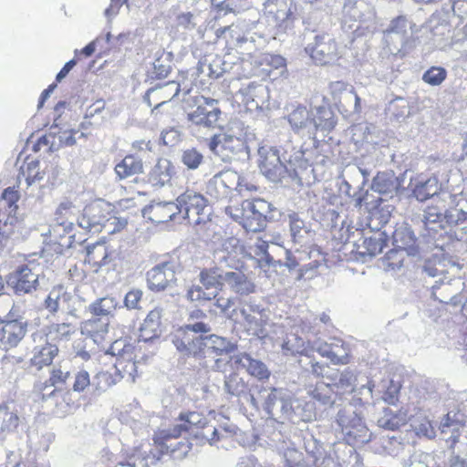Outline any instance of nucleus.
Segmentation results:
<instances>
[{"label": "nucleus", "instance_id": "8fccbe9b", "mask_svg": "<svg viewBox=\"0 0 467 467\" xmlns=\"http://www.w3.org/2000/svg\"><path fill=\"white\" fill-rule=\"evenodd\" d=\"M202 161V155L195 149H190L183 152L182 162L189 169H196Z\"/></svg>", "mask_w": 467, "mask_h": 467}, {"label": "nucleus", "instance_id": "13d9d810", "mask_svg": "<svg viewBox=\"0 0 467 467\" xmlns=\"http://www.w3.org/2000/svg\"><path fill=\"white\" fill-rule=\"evenodd\" d=\"M268 13L270 15H273L275 21H284L288 16V12L285 8V4H283L281 8H279L276 4L275 5V6L270 5Z\"/></svg>", "mask_w": 467, "mask_h": 467}, {"label": "nucleus", "instance_id": "2eb2a0df", "mask_svg": "<svg viewBox=\"0 0 467 467\" xmlns=\"http://www.w3.org/2000/svg\"><path fill=\"white\" fill-rule=\"evenodd\" d=\"M467 417L460 409L448 411L441 420L439 430L441 434L448 435L445 439L451 450H454L466 426Z\"/></svg>", "mask_w": 467, "mask_h": 467}, {"label": "nucleus", "instance_id": "ddd939ff", "mask_svg": "<svg viewBox=\"0 0 467 467\" xmlns=\"http://www.w3.org/2000/svg\"><path fill=\"white\" fill-rule=\"evenodd\" d=\"M182 267L180 264L165 262L154 266L147 274L149 288L153 292L171 290L177 286V275Z\"/></svg>", "mask_w": 467, "mask_h": 467}, {"label": "nucleus", "instance_id": "f03ea898", "mask_svg": "<svg viewBox=\"0 0 467 467\" xmlns=\"http://www.w3.org/2000/svg\"><path fill=\"white\" fill-rule=\"evenodd\" d=\"M79 227L92 234H113L120 231L127 225V220L120 219L113 213L110 203L98 200L85 206L81 215L78 218Z\"/></svg>", "mask_w": 467, "mask_h": 467}, {"label": "nucleus", "instance_id": "0eeeda50", "mask_svg": "<svg viewBox=\"0 0 467 467\" xmlns=\"http://www.w3.org/2000/svg\"><path fill=\"white\" fill-rule=\"evenodd\" d=\"M176 206L179 210V218L187 219L190 223L200 224L205 223L208 213V201L200 192L187 189L176 199Z\"/></svg>", "mask_w": 467, "mask_h": 467}, {"label": "nucleus", "instance_id": "774afa93", "mask_svg": "<svg viewBox=\"0 0 467 467\" xmlns=\"http://www.w3.org/2000/svg\"><path fill=\"white\" fill-rule=\"evenodd\" d=\"M462 150L464 154L467 156V131L462 134Z\"/></svg>", "mask_w": 467, "mask_h": 467}, {"label": "nucleus", "instance_id": "5fc2aeb1", "mask_svg": "<svg viewBox=\"0 0 467 467\" xmlns=\"http://www.w3.org/2000/svg\"><path fill=\"white\" fill-rule=\"evenodd\" d=\"M187 298L190 301H204L211 299V297L206 296L205 292L200 285H192L187 291Z\"/></svg>", "mask_w": 467, "mask_h": 467}, {"label": "nucleus", "instance_id": "e433bc0d", "mask_svg": "<svg viewBox=\"0 0 467 467\" xmlns=\"http://www.w3.org/2000/svg\"><path fill=\"white\" fill-rule=\"evenodd\" d=\"M258 166L264 175L272 178L276 176L280 170L281 161L276 153L271 152L260 156Z\"/></svg>", "mask_w": 467, "mask_h": 467}, {"label": "nucleus", "instance_id": "20e7f679", "mask_svg": "<svg viewBox=\"0 0 467 467\" xmlns=\"http://www.w3.org/2000/svg\"><path fill=\"white\" fill-rule=\"evenodd\" d=\"M115 258V251L105 241L101 240L88 244L85 249L82 265H75L69 269V275L77 280L85 279L89 274L99 273L102 267L109 265Z\"/></svg>", "mask_w": 467, "mask_h": 467}, {"label": "nucleus", "instance_id": "5701e85b", "mask_svg": "<svg viewBox=\"0 0 467 467\" xmlns=\"http://www.w3.org/2000/svg\"><path fill=\"white\" fill-rule=\"evenodd\" d=\"M441 191V185L435 175L429 177L419 175L412 189L415 198L424 202L429 198L437 195Z\"/></svg>", "mask_w": 467, "mask_h": 467}, {"label": "nucleus", "instance_id": "c85d7f7f", "mask_svg": "<svg viewBox=\"0 0 467 467\" xmlns=\"http://www.w3.org/2000/svg\"><path fill=\"white\" fill-rule=\"evenodd\" d=\"M114 171L118 179L125 180L142 173L143 161L134 154H128L115 165Z\"/></svg>", "mask_w": 467, "mask_h": 467}, {"label": "nucleus", "instance_id": "09e8293b", "mask_svg": "<svg viewBox=\"0 0 467 467\" xmlns=\"http://www.w3.org/2000/svg\"><path fill=\"white\" fill-rule=\"evenodd\" d=\"M2 200L6 202L9 209V213H15L18 208L17 202L19 201L20 195L15 187H7L2 193Z\"/></svg>", "mask_w": 467, "mask_h": 467}, {"label": "nucleus", "instance_id": "052dcab7", "mask_svg": "<svg viewBox=\"0 0 467 467\" xmlns=\"http://www.w3.org/2000/svg\"><path fill=\"white\" fill-rule=\"evenodd\" d=\"M329 89L331 95L335 97L347 89V83L342 80L333 81L329 84Z\"/></svg>", "mask_w": 467, "mask_h": 467}, {"label": "nucleus", "instance_id": "4c0bfd02", "mask_svg": "<svg viewBox=\"0 0 467 467\" xmlns=\"http://www.w3.org/2000/svg\"><path fill=\"white\" fill-rule=\"evenodd\" d=\"M20 175H22L28 184L36 180H41L42 175L39 171V161L34 157L26 156L20 166Z\"/></svg>", "mask_w": 467, "mask_h": 467}, {"label": "nucleus", "instance_id": "a878e982", "mask_svg": "<svg viewBox=\"0 0 467 467\" xmlns=\"http://www.w3.org/2000/svg\"><path fill=\"white\" fill-rule=\"evenodd\" d=\"M109 327V317H91L85 320L81 326L82 334L90 337L95 343L105 341Z\"/></svg>", "mask_w": 467, "mask_h": 467}, {"label": "nucleus", "instance_id": "bb28decb", "mask_svg": "<svg viewBox=\"0 0 467 467\" xmlns=\"http://www.w3.org/2000/svg\"><path fill=\"white\" fill-rule=\"evenodd\" d=\"M59 349L57 345L46 342L41 347H35L29 364L32 368L40 370L43 368L52 365L55 358L57 357Z\"/></svg>", "mask_w": 467, "mask_h": 467}, {"label": "nucleus", "instance_id": "49530a36", "mask_svg": "<svg viewBox=\"0 0 467 467\" xmlns=\"http://www.w3.org/2000/svg\"><path fill=\"white\" fill-rule=\"evenodd\" d=\"M407 254L406 248L391 249L385 254L384 260L391 269L400 268Z\"/></svg>", "mask_w": 467, "mask_h": 467}, {"label": "nucleus", "instance_id": "3c124183", "mask_svg": "<svg viewBox=\"0 0 467 467\" xmlns=\"http://www.w3.org/2000/svg\"><path fill=\"white\" fill-rule=\"evenodd\" d=\"M414 429L419 436H424L429 439L434 438L435 436L434 427L431 421L427 418L421 419L420 421L415 425Z\"/></svg>", "mask_w": 467, "mask_h": 467}, {"label": "nucleus", "instance_id": "680f3d73", "mask_svg": "<svg viewBox=\"0 0 467 467\" xmlns=\"http://www.w3.org/2000/svg\"><path fill=\"white\" fill-rule=\"evenodd\" d=\"M45 306L49 312L57 313L59 308L58 297L53 298L51 295H48L45 299Z\"/></svg>", "mask_w": 467, "mask_h": 467}, {"label": "nucleus", "instance_id": "473e14b6", "mask_svg": "<svg viewBox=\"0 0 467 467\" xmlns=\"http://www.w3.org/2000/svg\"><path fill=\"white\" fill-rule=\"evenodd\" d=\"M75 217L74 205L71 202L66 201L61 202L55 213V222L57 224L63 226L67 233H70L73 228L72 220Z\"/></svg>", "mask_w": 467, "mask_h": 467}, {"label": "nucleus", "instance_id": "58836bf2", "mask_svg": "<svg viewBox=\"0 0 467 467\" xmlns=\"http://www.w3.org/2000/svg\"><path fill=\"white\" fill-rule=\"evenodd\" d=\"M77 331V327L71 322H62L52 324L48 327V333L53 337V340H68Z\"/></svg>", "mask_w": 467, "mask_h": 467}, {"label": "nucleus", "instance_id": "a211bd4d", "mask_svg": "<svg viewBox=\"0 0 467 467\" xmlns=\"http://www.w3.org/2000/svg\"><path fill=\"white\" fill-rule=\"evenodd\" d=\"M316 350L334 365H346L351 360V349L343 340L334 338L330 343L319 345Z\"/></svg>", "mask_w": 467, "mask_h": 467}, {"label": "nucleus", "instance_id": "4d7b16f0", "mask_svg": "<svg viewBox=\"0 0 467 467\" xmlns=\"http://www.w3.org/2000/svg\"><path fill=\"white\" fill-rule=\"evenodd\" d=\"M258 89H262V85L256 82H251L245 87H243L240 89V93L247 98H250L251 100H254V98L257 97Z\"/></svg>", "mask_w": 467, "mask_h": 467}, {"label": "nucleus", "instance_id": "7ed1b4c3", "mask_svg": "<svg viewBox=\"0 0 467 467\" xmlns=\"http://www.w3.org/2000/svg\"><path fill=\"white\" fill-rule=\"evenodd\" d=\"M272 204L267 201L255 198L241 202L231 203L225 212L237 222L246 232L258 233L266 227Z\"/></svg>", "mask_w": 467, "mask_h": 467}, {"label": "nucleus", "instance_id": "412c9836", "mask_svg": "<svg viewBox=\"0 0 467 467\" xmlns=\"http://www.w3.org/2000/svg\"><path fill=\"white\" fill-rule=\"evenodd\" d=\"M342 432L344 441L350 446H358L369 441L368 429L358 417L349 419L348 423L343 425Z\"/></svg>", "mask_w": 467, "mask_h": 467}, {"label": "nucleus", "instance_id": "de8ad7c7", "mask_svg": "<svg viewBox=\"0 0 467 467\" xmlns=\"http://www.w3.org/2000/svg\"><path fill=\"white\" fill-rule=\"evenodd\" d=\"M400 388L401 386L399 382L390 380L383 392V400L389 405H396L399 401Z\"/></svg>", "mask_w": 467, "mask_h": 467}, {"label": "nucleus", "instance_id": "ea45409f", "mask_svg": "<svg viewBox=\"0 0 467 467\" xmlns=\"http://www.w3.org/2000/svg\"><path fill=\"white\" fill-rule=\"evenodd\" d=\"M310 120L309 111L306 106L296 107L289 115L288 122L296 131L306 128Z\"/></svg>", "mask_w": 467, "mask_h": 467}, {"label": "nucleus", "instance_id": "1a4fd4ad", "mask_svg": "<svg viewBox=\"0 0 467 467\" xmlns=\"http://www.w3.org/2000/svg\"><path fill=\"white\" fill-rule=\"evenodd\" d=\"M39 269L34 262L19 265L8 275L7 283L17 296L32 294L39 285Z\"/></svg>", "mask_w": 467, "mask_h": 467}, {"label": "nucleus", "instance_id": "f8f14e48", "mask_svg": "<svg viewBox=\"0 0 467 467\" xmlns=\"http://www.w3.org/2000/svg\"><path fill=\"white\" fill-rule=\"evenodd\" d=\"M178 420L183 422L186 428L189 427L186 432H189L201 443L209 442L213 444L220 440L217 429L209 424L202 413L197 411L182 412L179 415Z\"/></svg>", "mask_w": 467, "mask_h": 467}, {"label": "nucleus", "instance_id": "a19ab883", "mask_svg": "<svg viewBox=\"0 0 467 467\" xmlns=\"http://www.w3.org/2000/svg\"><path fill=\"white\" fill-rule=\"evenodd\" d=\"M409 20L406 16H398L394 17L389 26L383 30L385 37H389L390 35L395 34L402 38H406L408 34Z\"/></svg>", "mask_w": 467, "mask_h": 467}, {"label": "nucleus", "instance_id": "dca6fc26", "mask_svg": "<svg viewBox=\"0 0 467 467\" xmlns=\"http://www.w3.org/2000/svg\"><path fill=\"white\" fill-rule=\"evenodd\" d=\"M142 214L146 220L156 225L170 221H180L179 210L173 202H151L143 208Z\"/></svg>", "mask_w": 467, "mask_h": 467}, {"label": "nucleus", "instance_id": "f3484780", "mask_svg": "<svg viewBox=\"0 0 467 467\" xmlns=\"http://www.w3.org/2000/svg\"><path fill=\"white\" fill-rule=\"evenodd\" d=\"M27 325L18 319L0 322V346L5 349L16 348L25 337Z\"/></svg>", "mask_w": 467, "mask_h": 467}, {"label": "nucleus", "instance_id": "6e6552de", "mask_svg": "<svg viewBox=\"0 0 467 467\" xmlns=\"http://www.w3.org/2000/svg\"><path fill=\"white\" fill-rule=\"evenodd\" d=\"M192 101L193 106L187 113V119L198 127L214 128L222 115L218 100L200 96L195 97Z\"/></svg>", "mask_w": 467, "mask_h": 467}, {"label": "nucleus", "instance_id": "c756f323", "mask_svg": "<svg viewBox=\"0 0 467 467\" xmlns=\"http://www.w3.org/2000/svg\"><path fill=\"white\" fill-rule=\"evenodd\" d=\"M70 373L64 372L60 368H54L50 372L49 379L41 384L39 392L43 400L49 397L61 394V390L55 387L58 384H65L68 379Z\"/></svg>", "mask_w": 467, "mask_h": 467}, {"label": "nucleus", "instance_id": "338daca9", "mask_svg": "<svg viewBox=\"0 0 467 467\" xmlns=\"http://www.w3.org/2000/svg\"><path fill=\"white\" fill-rule=\"evenodd\" d=\"M312 372L317 376H322L323 371L325 368V366L323 364H320L318 362L312 363L311 365Z\"/></svg>", "mask_w": 467, "mask_h": 467}, {"label": "nucleus", "instance_id": "4be33fe9", "mask_svg": "<svg viewBox=\"0 0 467 467\" xmlns=\"http://www.w3.org/2000/svg\"><path fill=\"white\" fill-rule=\"evenodd\" d=\"M215 36L217 41L224 45L227 53L237 50L247 41L242 28L234 25L218 28L215 32Z\"/></svg>", "mask_w": 467, "mask_h": 467}, {"label": "nucleus", "instance_id": "9d476101", "mask_svg": "<svg viewBox=\"0 0 467 467\" xmlns=\"http://www.w3.org/2000/svg\"><path fill=\"white\" fill-rule=\"evenodd\" d=\"M305 51L315 64L326 66L338 61L341 51L337 42L327 35H317L313 43L305 47Z\"/></svg>", "mask_w": 467, "mask_h": 467}, {"label": "nucleus", "instance_id": "603ef678", "mask_svg": "<svg viewBox=\"0 0 467 467\" xmlns=\"http://www.w3.org/2000/svg\"><path fill=\"white\" fill-rule=\"evenodd\" d=\"M142 298V292L140 289L129 291L124 298V304L129 309L140 308V303Z\"/></svg>", "mask_w": 467, "mask_h": 467}, {"label": "nucleus", "instance_id": "aec40b11", "mask_svg": "<svg viewBox=\"0 0 467 467\" xmlns=\"http://www.w3.org/2000/svg\"><path fill=\"white\" fill-rule=\"evenodd\" d=\"M236 366L245 368L246 372L259 381H266L271 376V371L266 365L259 360L252 358L248 353H240L231 357Z\"/></svg>", "mask_w": 467, "mask_h": 467}, {"label": "nucleus", "instance_id": "f704fd0d", "mask_svg": "<svg viewBox=\"0 0 467 467\" xmlns=\"http://www.w3.org/2000/svg\"><path fill=\"white\" fill-rule=\"evenodd\" d=\"M224 389L228 394L239 397L248 392L249 386L238 372L234 371L225 378Z\"/></svg>", "mask_w": 467, "mask_h": 467}, {"label": "nucleus", "instance_id": "a18cd8bd", "mask_svg": "<svg viewBox=\"0 0 467 467\" xmlns=\"http://www.w3.org/2000/svg\"><path fill=\"white\" fill-rule=\"evenodd\" d=\"M113 308V299L103 297L96 300L89 306V312L93 317H109Z\"/></svg>", "mask_w": 467, "mask_h": 467}, {"label": "nucleus", "instance_id": "bf43d9fd", "mask_svg": "<svg viewBox=\"0 0 467 467\" xmlns=\"http://www.w3.org/2000/svg\"><path fill=\"white\" fill-rule=\"evenodd\" d=\"M77 64V59L73 58L67 62L64 67L60 69V71L57 73L56 77V82H60L69 73V71L74 67V66Z\"/></svg>", "mask_w": 467, "mask_h": 467}, {"label": "nucleus", "instance_id": "864d4df0", "mask_svg": "<svg viewBox=\"0 0 467 467\" xmlns=\"http://www.w3.org/2000/svg\"><path fill=\"white\" fill-rule=\"evenodd\" d=\"M90 385L89 374L86 370L78 372L75 376L73 389L77 392L84 391Z\"/></svg>", "mask_w": 467, "mask_h": 467}, {"label": "nucleus", "instance_id": "39448f33", "mask_svg": "<svg viewBox=\"0 0 467 467\" xmlns=\"http://www.w3.org/2000/svg\"><path fill=\"white\" fill-rule=\"evenodd\" d=\"M110 355L116 357L114 362L115 371L130 381H135L138 376L137 364L143 359L140 348L130 343L126 338L115 340L109 347Z\"/></svg>", "mask_w": 467, "mask_h": 467}, {"label": "nucleus", "instance_id": "79ce46f5", "mask_svg": "<svg viewBox=\"0 0 467 467\" xmlns=\"http://www.w3.org/2000/svg\"><path fill=\"white\" fill-rule=\"evenodd\" d=\"M121 380V376L109 371H99L94 378V386L99 391H105Z\"/></svg>", "mask_w": 467, "mask_h": 467}, {"label": "nucleus", "instance_id": "6e6d98bb", "mask_svg": "<svg viewBox=\"0 0 467 467\" xmlns=\"http://www.w3.org/2000/svg\"><path fill=\"white\" fill-rule=\"evenodd\" d=\"M267 65L278 69L286 67L285 59L280 55L268 54L265 57Z\"/></svg>", "mask_w": 467, "mask_h": 467}, {"label": "nucleus", "instance_id": "b1692460", "mask_svg": "<svg viewBox=\"0 0 467 467\" xmlns=\"http://www.w3.org/2000/svg\"><path fill=\"white\" fill-rule=\"evenodd\" d=\"M241 146L239 138L231 135H214L211 138L209 148L217 155H221L223 159L230 158V154H234L238 151Z\"/></svg>", "mask_w": 467, "mask_h": 467}, {"label": "nucleus", "instance_id": "393cba45", "mask_svg": "<svg viewBox=\"0 0 467 467\" xmlns=\"http://www.w3.org/2000/svg\"><path fill=\"white\" fill-rule=\"evenodd\" d=\"M162 311L161 308L150 310L140 328V341L148 342L161 336Z\"/></svg>", "mask_w": 467, "mask_h": 467}, {"label": "nucleus", "instance_id": "0e129e2a", "mask_svg": "<svg viewBox=\"0 0 467 467\" xmlns=\"http://www.w3.org/2000/svg\"><path fill=\"white\" fill-rule=\"evenodd\" d=\"M188 328L195 333H206L209 331L208 326L202 322H197L192 326H189Z\"/></svg>", "mask_w": 467, "mask_h": 467}, {"label": "nucleus", "instance_id": "c03bdc74", "mask_svg": "<svg viewBox=\"0 0 467 467\" xmlns=\"http://www.w3.org/2000/svg\"><path fill=\"white\" fill-rule=\"evenodd\" d=\"M254 254L259 258L257 259L258 265L262 266H276L281 265V262H275L271 254L268 253V242L258 239L255 244Z\"/></svg>", "mask_w": 467, "mask_h": 467}, {"label": "nucleus", "instance_id": "423d86ee", "mask_svg": "<svg viewBox=\"0 0 467 467\" xmlns=\"http://www.w3.org/2000/svg\"><path fill=\"white\" fill-rule=\"evenodd\" d=\"M187 430H189V427L186 428L183 422L181 421L180 424H176L171 429L155 431L152 441L159 455H170L171 457L185 456L190 451L191 446L187 442L177 441V439L183 432H186Z\"/></svg>", "mask_w": 467, "mask_h": 467}, {"label": "nucleus", "instance_id": "69168bd1", "mask_svg": "<svg viewBox=\"0 0 467 467\" xmlns=\"http://www.w3.org/2000/svg\"><path fill=\"white\" fill-rule=\"evenodd\" d=\"M94 52H95V44L91 42V43L88 44L85 47H83L79 51V54H82L88 57H90Z\"/></svg>", "mask_w": 467, "mask_h": 467}, {"label": "nucleus", "instance_id": "9b49d317", "mask_svg": "<svg viewBox=\"0 0 467 467\" xmlns=\"http://www.w3.org/2000/svg\"><path fill=\"white\" fill-rule=\"evenodd\" d=\"M423 223L430 232H438L446 226L467 223V210L452 208L443 213L436 206H428L424 211Z\"/></svg>", "mask_w": 467, "mask_h": 467}, {"label": "nucleus", "instance_id": "e2e57ef3", "mask_svg": "<svg viewBox=\"0 0 467 467\" xmlns=\"http://www.w3.org/2000/svg\"><path fill=\"white\" fill-rule=\"evenodd\" d=\"M56 87L57 83H52L42 91L38 101V107H42L44 105L45 101L48 99L49 95L53 92Z\"/></svg>", "mask_w": 467, "mask_h": 467}, {"label": "nucleus", "instance_id": "4468645a", "mask_svg": "<svg viewBox=\"0 0 467 467\" xmlns=\"http://www.w3.org/2000/svg\"><path fill=\"white\" fill-rule=\"evenodd\" d=\"M200 282L205 288L220 286L214 294L215 306L222 312L228 311L234 305V298L225 296L223 285L224 283V273L218 266L207 267L201 270L199 275Z\"/></svg>", "mask_w": 467, "mask_h": 467}, {"label": "nucleus", "instance_id": "7c9ffc66", "mask_svg": "<svg viewBox=\"0 0 467 467\" xmlns=\"http://www.w3.org/2000/svg\"><path fill=\"white\" fill-rule=\"evenodd\" d=\"M408 420L407 410H400L393 412L390 410H385L384 415L379 420V426L389 431H397L404 426Z\"/></svg>", "mask_w": 467, "mask_h": 467}, {"label": "nucleus", "instance_id": "2f4dec72", "mask_svg": "<svg viewBox=\"0 0 467 467\" xmlns=\"http://www.w3.org/2000/svg\"><path fill=\"white\" fill-rule=\"evenodd\" d=\"M313 122L316 130L331 132L337 125V119L329 108L318 107L313 118Z\"/></svg>", "mask_w": 467, "mask_h": 467}, {"label": "nucleus", "instance_id": "6ab92c4d", "mask_svg": "<svg viewBox=\"0 0 467 467\" xmlns=\"http://www.w3.org/2000/svg\"><path fill=\"white\" fill-rule=\"evenodd\" d=\"M244 266L235 271L224 273V283L229 289L239 296H246L256 291V285L251 275L243 271Z\"/></svg>", "mask_w": 467, "mask_h": 467}, {"label": "nucleus", "instance_id": "cd10ccee", "mask_svg": "<svg viewBox=\"0 0 467 467\" xmlns=\"http://www.w3.org/2000/svg\"><path fill=\"white\" fill-rule=\"evenodd\" d=\"M175 173L172 163L167 159H160L149 173V182L155 187L169 183Z\"/></svg>", "mask_w": 467, "mask_h": 467}, {"label": "nucleus", "instance_id": "72a5a7b5", "mask_svg": "<svg viewBox=\"0 0 467 467\" xmlns=\"http://www.w3.org/2000/svg\"><path fill=\"white\" fill-rule=\"evenodd\" d=\"M295 343L292 339H287L284 342L282 348L285 355H301L311 357L315 351V348L306 343L301 337L295 336Z\"/></svg>", "mask_w": 467, "mask_h": 467}, {"label": "nucleus", "instance_id": "37998d69", "mask_svg": "<svg viewBox=\"0 0 467 467\" xmlns=\"http://www.w3.org/2000/svg\"><path fill=\"white\" fill-rule=\"evenodd\" d=\"M447 70L443 67L432 66L422 75V80L432 87L440 86L447 78Z\"/></svg>", "mask_w": 467, "mask_h": 467}, {"label": "nucleus", "instance_id": "f257e3e1", "mask_svg": "<svg viewBox=\"0 0 467 467\" xmlns=\"http://www.w3.org/2000/svg\"><path fill=\"white\" fill-rule=\"evenodd\" d=\"M173 342L177 349L187 356L198 358H214L213 368L220 372H224L227 364L233 361L231 358L225 360L220 357L228 355L236 349V346L230 340L216 335L192 337L189 334L183 332L181 336H176Z\"/></svg>", "mask_w": 467, "mask_h": 467}, {"label": "nucleus", "instance_id": "c9c22d12", "mask_svg": "<svg viewBox=\"0 0 467 467\" xmlns=\"http://www.w3.org/2000/svg\"><path fill=\"white\" fill-rule=\"evenodd\" d=\"M366 254L375 256L383 252L388 245V238L383 233H376L369 237H366L362 244Z\"/></svg>", "mask_w": 467, "mask_h": 467}]
</instances>
